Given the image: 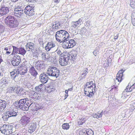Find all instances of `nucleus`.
<instances>
[{"label": "nucleus", "instance_id": "nucleus-50", "mask_svg": "<svg viewBox=\"0 0 135 135\" xmlns=\"http://www.w3.org/2000/svg\"><path fill=\"white\" fill-rule=\"evenodd\" d=\"M28 2H36L37 0H26Z\"/></svg>", "mask_w": 135, "mask_h": 135}, {"label": "nucleus", "instance_id": "nucleus-60", "mask_svg": "<svg viewBox=\"0 0 135 135\" xmlns=\"http://www.w3.org/2000/svg\"><path fill=\"white\" fill-rule=\"evenodd\" d=\"M3 110L2 109V108L0 106V112L2 111Z\"/></svg>", "mask_w": 135, "mask_h": 135}, {"label": "nucleus", "instance_id": "nucleus-42", "mask_svg": "<svg viewBox=\"0 0 135 135\" xmlns=\"http://www.w3.org/2000/svg\"><path fill=\"white\" fill-rule=\"evenodd\" d=\"M55 52L57 54L59 55H61L62 54V53L60 47L57 48V50L55 51Z\"/></svg>", "mask_w": 135, "mask_h": 135}, {"label": "nucleus", "instance_id": "nucleus-34", "mask_svg": "<svg viewBox=\"0 0 135 135\" xmlns=\"http://www.w3.org/2000/svg\"><path fill=\"white\" fill-rule=\"evenodd\" d=\"M17 70H15L14 71L10 72V74L12 77L15 78L16 76H18V74L16 72Z\"/></svg>", "mask_w": 135, "mask_h": 135}, {"label": "nucleus", "instance_id": "nucleus-39", "mask_svg": "<svg viewBox=\"0 0 135 135\" xmlns=\"http://www.w3.org/2000/svg\"><path fill=\"white\" fill-rule=\"evenodd\" d=\"M69 125L68 123H64L62 126L63 129H68L69 128Z\"/></svg>", "mask_w": 135, "mask_h": 135}, {"label": "nucleus", "instance_id": "nucleus-29", "mask_svg": "<svg viewBox=\"0 0 135 135\" xmlns=\"http://www.w3.org/2000/svg\"><path fill=\"white\" fill-rule=\"evenodd\" d=\"M9 113L7 112V113L4 114L2 117V118L5 121H7L8 118L10 117Z\"/></svg>", "mask_w": 135, "mask_h": 135}, {"label": "nucleus", "instance_id": "nucleus-18", "mask_svg": "<svg viewBox=\"0 0 135 135\" xmlns=\"http://www.w3.org/2000/svg\"><path fill=\"white\" fill-rule=\"evenodd\" d=\"M82 20L83 18L81 17L79 18L77 21L72 22L71 23V26L74 28H76L78 26L81 25Z\"/></svg>", "mask_w": 135, "mask_h": 135}, {"label": "nucleus", "instance_id": "nucleus-27", "mask_svg": "<svg viewBox=\"0 0 135 135\" xmlns=\"http://www.w3.org/2000/svg\"><path fill=\"white\" fill-rule=\"evenodd\" d=\"M69 38L67 40H66V41H63L64 43L63 44V46L64 48H70V46L69 43Z\"/></svg>", "mask_w": 135, "mask_h": 135}, {"label": "nucleus", "instance_id": "nucleus-10", "mask_svg": "<svg viewBox=\"0 0 135 135\" xmlns=\"http://www.w3.org/2000/svg\"><path fill=\"white\" fill-rule=\"evenodd\" d=\"M24 12L27 15L29 16L33 15L35 13L33 8L30 6H27L26 7Z\"/></svg>", "mask_w": 135, "mask_h": 135}, {"label": "nucleus", "instance_id": "nucleus-47", "mask_svg": "<svg viewBox=\"0 0 135 135\" xmlns=\"http://www.w3.org/2000/svg\"><path fill=\"white\" fill-rule=\"evenodd\" d=\"M103 112V111L100 112V113H97V117H98V118H100L102 116V113Z\"/></svg>", "mask_w": 135, "mask_h": 135}, {"label": "nucleus", "instance_id": "nucleus-32", "mask_svg": "<svg viewBox=\"0 0 135 135\" xmlns=\"http://www.w3.org/2000/svg\"><path fill=\"white\" fill-rule=\"evenodd\" d=\"M7 78L6 77H4L1 79V84L2 85H6L8 84L7 80Z\"/></svg>", "mask_w": 135, "mask_h": 135}, {"label": "nucleus", "instance_id": "nucleus-57", "mask_svg": "<svg viewBox=\"0 0 135 135\" xmlns=\"http://www.w3.org/2000/svg\"><path fill=\"white\" fill-rule=\"evenodd\" d=\"M54 1L55 2L57 3L59 2V1L58 0H54Z\"/></svg>", "mask_w": 135, "mask_h": 135}, {"label": "nucleus", "instance_id": "nucleus-53", "mask_svg": "<svg viewBox=\"0 0 135 135\" xmlns=\"http://www.w3.org/2000/svg\"><path fill=\"white\" fill-rule=\"evenodd\" d=\"M11 51H7L6 53V54H7V55H9L10 54L11 52Z\"/></svg>", "mask_w": 135, "mask_h": 135}, {"label": "nucleus", "instance_id": "nucleus-11", "mask_svg": "<svg viewBox=\"0 0 135 135\" xmlns=\"http://www.w3.org/2000/svg\"><path fill=\"white\" fill-rule=\"evenodd\" d=\"M30 118L25 116L22 117L20 121V124L22 126H25L30 121Z\"/></svg>", "mask_w": 135, "mask_h": 135}, {"label": "nucleus", "instance_id": "nucleus-22", "mask_svg": "<svg viewBox=\"0 0 135 135\" xmlns=\"http://www.w3.org/2000/svg\"><path fill=\"white\" fill-rule=\"evenodd\" d=\"M124 71L122 70L119 71L117 75L116 79L119 82H120L122 79V77L123 76V73Z\"/></svg>", "mask_w": 135, "mask_h": 135}, {"label": "nucleus", "instance_id": "nucleus-35", "mask_svg": "<svg viewBox=\"0 0 135 135\" xmlns=\"http://www.w3.org/2000/svg\"><path fill=\"white\" fill-rule=\"evenodd\" d=\"M131 18L132 24L135 26V13H133L132 14Z\"/></svg>", "mask_w": 135, "mask_h": 135}, {"label": "nucleus", "instance_id": "nucleus-51", "mask_svg": "<svg viewBox=\"0 0 135 135\" xmlns=\"http://www.w3.org/2000/svg\"><path fill=\"white\" fill-rule=\"evenodd\" d=\"M93 53L94 55L96 56L97 54V51H94L93 52Z\"/></svg>", "mask_w": 135, "mask_h": 135}, {"label": "nucleus", "instance_id": "nucleus-2", "mask_svg": "<svg viewBox=\"0 0 135 135\" xmlns=\"http://www.w3.org/2000/svg\"><path fill=\"white\" fill-rule=\"evenodd\" d=\"M95 88V84L93 82H87L84 87V94L87 96L92 97L94 95Z\"/></svg>", "mask_w": 135, "mask_h": 135}, {"label": "nucleus", "instance_id": "nucleus-62", "mask_svg": "<svg viewBox=\"0 0 135 135\" xmlns=\"http://www.w3.org/2000/svg\"><path fill=\"white\" fill-rule=\"evenodd\" d=\"M73 88H69V89L68 90V91H71V90H73Z\"/></svg>", "mask_w": 135, "mask_h": 135}, {"label": "nucleus", "instance_id": "nucleus-7", "mask_svg": "<svg viewBox=\"0 0 135 135\" xmlns=\"http://www.w3.org/2000/svg\"><path fill=\"white\" fill-rule=\"evenodd\" d=\"M28 68L27 65H23L21 66H18L16 71L18 75H23L27 72Z\"/></svg>", "mask_w": 135, "mask_h": 135}, {"label": "nucleus", "instance_id": "nucleus-6", "mask_svg": "<svg viewBox=\"0 0 135 135\" xmlns=\"http://www.w3.org/2000/svg\"><path fill=\"white\" fill-rule=\"evenodd\" d=\"M13 126L10 125H3L0 128L1 133L6 135H9L12 133Z\"/></svg>", "mask_w": 135, "mask_h": 135}, {"label": "nucleus", "instance_id": "nucleus-30", "mask_svg": "<svg viewBox=\"0 0 135 135\" xmlns=\"http://www.w3.org/2000/svg\"><path fill=\"white\" fill-rule=\"evenodd\" d=\"M88 69L87 68H85L83 70L81 71L82 74L81 77L82 78L85 77L88 73Z\"/></svg>", "mask_w": 135, "mask_h": 135}, {"label": "nucleus", "instance_id": "nucleus-17", "mask_svg": "<svg viewBox=\"0 0 135 135\" xmlns=\"http://www.w3.org/2000/svg\"><path fill=\"white\" fill-rule=\"evenodd\" d=\"M36 128V126L34 122L30 123L28 125V132L32 133L34 132Z\"/></svg>", "mask_w": 135, "mask_h": 135}, {"label": "nucleus", "instance_id": "nucleus-44", "mask_svg": "<svg viewBox=\"0 0 135 135\" xmlns=\"http://www.w3.org/2000/svg\"><path fill=\"white\" fill-rule=\"evenodd\" d=\"M42 88H41L40 86H37L35 88V91H38L39 93L41 92Z\"/></svg>", "mask_w": 135, "mask_h": 135}, {"label": "nucleus", "instance_id": "nucleus-43", "mask_svg": "<svg viewBox=\"0 0 135 135\" xmlns=\"http://www.w3.org/2000/svg\"><path fill=\"white\" fill-rule=\"evenodd\" d=\"M37 105H38L37 104L36 105H35V107L33 109V110L37 111L38 109H41L43 108L42 106H37Z\"/></svg>", "mask_w": 135, "mask_h": 135}, {"label": "nucleus", "instance_id": "nucleus-9", "mask_svg": "<svg viewBox=\"0 0 135 135\" xmlns=\"http://www.w3.org/2000/svg\"><path fill=\"white\" fill-rule=\"evenodd\" d=\"M28 92L27 91L24 89L22 88L17 87V91L16 93L19 96H22L23 97H26Z\"/></svg>", "mask_w": 135, "mask_h": 135}, {"label": "nucleus", "instance_id": "nucleus-54", "mask_svg": "<svg viewBox=\"0 0 135 135\" xmlns=\"http://www.w3.org/2000/svg\"><path fill=\"white\" fill-rule=\"evenodd\" d=\"M3 72L2 71L0 70V76H3Z\"/></svg>", "mask_w": 135, "mask_h": 135}, {"label": "nucleus", "instance_id": "nucleus-36", "mask_svg": "<svg viewBox=\"0 0 135 135\" xmlns=\"http://www.w3.org/2000/svg\"><path fill=\"white\" fill-rule=\"evenodd\" d=\"M12 47H13V51L12 54V55L14 53L18 54L20 47L18 48L14 46H12Z\"/></svg>", "mask_w": 135, "mask_h": 135}, {"label": "nucleus", "instance_id": "nucleus-25", "mask_svg": "<svg viewBox=\"0 0 135 135\" xmlns=\"http://www.w3.org/2000/svg\"><path fill=\"white\" fill-rule=\"evenodd\" d=\"M7 103L6 102L3 100H0V106L3 110L5 108Z\"/></svg>", "mask_w": 135, "mask_h": 135}, {"label": "nucleus", "instance_id": "nucleus-3", "mask_svg": "<svg viewBox=\"0 0 135 135\" xmlns=\"http://www.w3.org/2000/svg\"><path fill=\"white\" fill-rule=\"evenodd\" d=\"M69 36V34L67 32L62 30L57 31L55 35L56 40L60 42L66 41L68 39Z\"/></svg>", "mask_w": 135, "mask_h": 135}, {"label": "nucleus", "instance_id": "nucleus-31", "mask_svg": "<svg viewBox=\"0 0 135 135\" xmlns=\"http://www.w3.org/2000/svg\"><path fill=\"white\" fill-rule=\"evenodd\" d=\"M26 53V51L25 49L22 47H20L18 54L24 55Z\"/></svg>", "mask_w": 135, "mask_h": 135}, {"label": "nucleus", "instance_id": "nucleus-8", "mask_svg": "<svg viewBox=\"0 0 135 135\" xmlns=\"http://www.w3.org/2000/svg\"><path fill=\"white\" fill-rule=\"evenodd\" d=\"M70 57L64 56H61L60 57L59 61L61 65L63 66L66 65L70 60Z\"/></svg>", "mask_w": 135, "mask_h": 135}, {"label": "nucleus", "instance_id": "nucleus-56", "mask_svg": "<svg viewBox=\"0 0 135 135\" xmlns=\"http://www.w3.org/2000/svg\"><path fill=\"white\" fill-rule=\"evenodd\" d=\"M118 36L117 35V36L114 37V39L115 40L117 39L118 38Z\"/></svg>", "mask_w": 135, "mask_h": 135}, {"label": "nucleus", "instance_id": "nucleus-37", "mask_svg": "<svg viewBox=\"0 0 135 135\" xmlns=\"http://www.w3.org/2000/svg\"><path fill=\"white\" fill-rule=\"evenodd\" d=\"M39 93H37L36 92L31 97V98L32 99L33 98L35 99L37 98V99H38V98L39 97V95H40Z\"/></svg>", "mask_w": 135, "mask_h": 135}, {"label": "nucleus", "instance_id": "nucleus-52", "mask_svg": "<svg viewBox=\"0 0 135 135\" xmlns=\"http://www.w3.org/2000/svg\"><path fill=\"white\" fill-rule=\"evenodd\" d=\"M128 86H127L126 89H125V90L126 92H129V91H128V89H129V88H128Z\"/></svg>", "mask_w": 135, "mask_h": 135}, {"label": "nucleus", "instance_id": "nucleus-13", "mask_svg": "<svg viewBox=\"0 0 135 135\" xmlns=\"http://www.w3.org/2000/svg\"><path fill=\"white\" fill-rule=\"evenodd\" d=\"M23 11L21 10L19 7L18 6L17 8L15 9L14 14L16 17L20 18L23 13Z\"/></svg>", "mask_w": 135, "mask_h": 135}, {"label": "nucleus", "instance_id": "nucleus-45", "mask_svg": "<svg viewBox=\"0 0 135 135\" xmlns=\"http://www.w3.org/2000/svg\"><path fill=\"white\" fill-rule=\"evenodd\" d=\"M17 87H16L12 86L10 87V89L14 92H15L16 91V92L17 91Z\"/></svg>", "mask_w": 135, "mask_h": 135}, {"label": "nucleus", "instance_id": "nucleus-26", "mask_svg": "<svg viewBox=\"0 0 135 135\" xmlns=\"http://www.w3.org/2000/svg\"><path fill=\"white\" fill-rule=\"evenodd\" d=\"M8 112L9 113L8 114L10 117L16 116L17 115V111L16 110L15 111L13 110L12 111Z\"/></svg>", "mask_w": 135, "mask_h": 135}, {"label": "nucleus", "instance_id": "nucleus-1", "mask_svg": "<svg viewBox=\"0 0 135 135\" xmlns=\"http://www.w3.org/2000/svg\"><path fill=\"white\" fill-rule=\"evenodd\" d=\"M31 99L28 100L27 98L20 99L15 106L23 110H27L29 108H31L32 106L35 105V103Z\"/></svg>", "mask_w": 135, "mask_h": 135}, {"label": "nucleus", "instance_id": "nucleus-33", "mask_svg": "<svg viewBox=\"0 0 135 135\" xmlns=\"http://www.w3.org/2000/svg\"><path fill=\"white\" fill-rule=\"evenodd\" d=\"M69 43L70 46V47L72 48L75 45L76 43L74 40H69Z\"/></svg>", "mask_w": 135, "mask_h": 135}, {"label": "nucleus", "instance_id": "nucleus-16", "mask_svg": "<svg viewBox=\"0 0 135 135\" xmlns=\"http://www.w3.org/2000/svg\"><path fill=\"white\" fill-rule=\"evenodd\" d=\"M40 81L44 83H46L48 80V75L44 73L40 74Z\"/></svg>", "mask_w": 135, "mask_h": 135}, {"label": "nucleus", "instance_id": "nucleus-40", "mask_svg": "<svg viewBox=\"0 0 135 135\" xmlns=\"http://www.w3.org/2000/svg\"><path fill=\"white\" fill-rule=\"evenodd\" d=\"M86 119H85L84 118L81 119L78 121V124L79 125H82L83 123L85 122Z\"/></svg>", "mask_w": 135, "mask_h": 135}, {"label": "nucleus", "instance_id": "nucleus-38", "mask_svg": "<svg viewBox=\"0 0 135 135\" xmlns=\"http://www.w3.org/2000/svg\"><path fill=\"white\" fill-rule=\"evenodd\" d=\"M12 46L11 45H8L6 46L4 48V50L7 51H11L12 50Z\"/></svg>", "mask_w": 135, "mask_h": 135}, {"label": "nucleus", "instance_id": "nucleus-48", "mask_svg": "<svg viewBox=\"0 0 135 135\" xmlns=\"http://www.w3.org/2000/svg\"><path fill=\"white\" fill-rule=\"evenodd\" d=\"M53 86H49L48 88V90H50V89H51L50 91H53L54 90V89L53 88Z\"/></svg>", "mask_w": 135, "mask_h": 135}, {"label": "nucleus", "instance_id": "nucleus-61", "mask_svg": "<svg viewBox=\"0 0 135 135\" xmlns=\"http://www.w3.org/2000/svg\"><path fill=\"white\" fill-rule=\"evenodd\" d=\"M65 93L66 94H68V90H66L65 91Z\"/></svg>", "mask_w": 135, "mask_h": 135}, {"label": "nucleus", "instance_id": "nucleus-20", "mask_svg": "<svg viewBox=\"0 0 135 135\" xmlns=\"http://www.w3.org/2000/svg\"><path fill=\"white\" fill-rule=\"evenodd\" d=\"M55 45L54 43L51 41L48 42L45 47V49L47 51H49L51 48L55 47Z\"/></svg>", "mask_w": 135, "mask_h": 135}, {"label": "nucleus", "instance_id": "nucleus-5", "mask_svg": "<svg viewBox=\"0 0 135 135\" xmlns=\"http://www.w3.org/2000/svg\"><path fill=\"white\" fill-rule=\"evenodd\" d=\"M47 74L50 76L57 78L60 74V71L56 67L51 66L48 68Z\"/></svg>", "mask_w": 135, "mask_h": 135}, {"label": "nucleus", "instance_id": "nucleus-12", "mask_svg": "<svg viewBox=\"0 0 135 135\" xmlns=\"http://www.w3.org/2000/svg\"><path fill=\"white\" fill-rule=\"evenodd\" d=\"M4 3H2L0 8V15L3 16L9 13V8L4 5Z\"/></svg>", "mask_w": 135, "mask_h": 135}, {"label": "nucleus", "instance_id": "nucleus-63", "mask_svg": "<svg viewBox=\"0 0 135 135\" xmlns=\"http://www.w3.org/2000/svg\"><path fill=\"white\" fill-rule=\"evenodd\" d=\"M42 85H43V84H40V85H38V86H40V87H41V88H42Z\"/></svg>", "mask_w": 135, "mask_h": 135}, {"label": "nucleus", "instance_id": "nucleus-58", "mask_svg": "<svg viewBox=\"0 0 135 135\" xmlns=\"http://www.w3.org/2000/svg\"><path fill=\"white\" fill-rule=\"evenodd\" d=\"M18 0H11L12 2H15L17 1H18Z\"/></svg>", "mask_w": 135, "mask_h": 135}, {"label": "nucleus", "instance_id": "nucleus-21", "mask_svg": "<svg viewBox=\"0 0 135 135\" xmlns=\"http://www.w3.org/2000/svg\"><path fill=\"white\" fill-rule=\"evenodd\" d=\"M81 132L83 134L81 135H93L94 134L93 131L90 129H87L86 130L84 129Z\"/></svg>", "mask_w": 135, "mask_h": 135}, {"label": "nucleus", "instance_id": "nucleus-4", "mask_svg": "<svg viewBox=\"0 0 135 135\" xmlns=\"http://www.w3.org/2000/svg\"><path fill=\"white\" fill-rule=\"evenodd\" d=\"M5 22L8 27L11 28L16 27L18 24L17 20L15 19L13 17L11 16H8L6 18Z\"/></svg>", "mask_w": 135, "mask_h": 135}, {"label": "nucleus", "instance_id": "nucleus-15", "mask_svg": "<svg viewBox=\"0 0 135 135\" xmlns=\"http://www.w3.org/2000/svg\"><path fill=\"white\" fill-rule=\"evenodd\" d=\"M70 54L67 56H70V59L71 60L72 63L74 62L75 61L77 57V52L75 51H71L70 53Z\"/></svg>", "mask_w": 135, "mask_h": 135}, {"label": "nucleus", "instance_id": "nucleus-49", "mask_svg": "<svg viewBox=\"0 0 135 135\" xmlns=\"http://www.w3.org/2000/svg\"><path fill=\"white\" fill-rule=\"evenodd\" d=\"M97 114L96 113H93V117L94 118H98V117H97Z\"/></svg>", "mask_w": 135, "mask_h": 135}, {"label": "nucleus", "instance_id": "nucleus-46", "mask_svg": "<svg viewBox=\"0 0 135 135\" xmlns=\"http://www.w3.org/2000/svg\"><path fill=\"white\" fill-rule=\"evenodd\" d=\"M4 28V27L3 25H0V33H1L3 32Z\"/></svg>", "mask_w": 135, "mask_h": 135}, {"label": "nucleus", "instance_id": "nucleus-14", "mask_svg": "<svg viewBox=\"0 0 135 135\" xmlns=\"http://www.w3.org/2000/svg\"><path fill=\"white\" fill-rule=\"evenodd\" d=\"M21 62L20 57L19 56H14L12 59L11 63L13 66H17Z\"/></svg>", "mask_w": 135, "mask_h": 135}, {"label": "nucleus", "instance_id": "nucleus-59", "mask_svg": "<svg viewBox=\"0 0 135 135\" xmlns=\"http://www.w3.org/2000/svg\"><path fill=\"white\" fill-rule=\"evenodd\" d=\"M68 94H66L65 96V99H66L67 97H68Z\"/></svg>", "mask_w": 135, "mask_h": 135}, {"label": "nucleus", "instance_id": "nucleus-24", "mask_svg": "<svg viewBox=\"0 0 135 135\" xmlns=\"http://www.w3.org/2000/svg\"><path fill=\"white\" fill-rule=\"evenodd\" d=\"M30 72L31 75L36 77L37 74V71L35 70L33 66L31 67L30 69Z\"/></svg>", "mask_w": 135, "mask_h": 135}, {"label": "nucleus", "instance_id": "nucleus-41", "mask_svg": "<svg viewBox=\"0 0 135 135\" xmlns=\"http://www.w3.org/2000/svg\"><path fill=\"white\" fill-rule=\"evenodd\" d=\"M131 6L133 8H135V0H130Z\"/></svg>", "mask_w": 135, "mask_h": 135}, {"label": "nucleus", "instance_id": "nucleus-19", "mask_svg": "<svg viewBox=\"0 0 135 135\" xmlns=\"http://www.w3.org/2000/svg\"><path fill=\"white\" fill-rule=\"evenodd\" d=\"M41 56L42 59L43 61L46 60H48V61H49L50 57V54L47 52H41Z\"/></svg>", "mask_w": 135, "mask_h": 135}, {"label": "nucleus", "instance_id": "nucleus-64", "mask_svg": "<svg viewBox=\"0 0 135 135\" xmlns=\"http://www.w3.org/2000/svg\"><path fill=\"white\" fill-rule=\"evenodd\" d=\"M60 25V23H57V26H59Z\"/></svg>", "mask_w": 135, "mask_h": 135}, {"label": "nucleus", "instance_id": "nucleus-28", "mask_svg": "<svg viewBox=\"0 0 135 135\" xmlns=\"http://www.w3.org/2000/svg\"><path fill=\"white\" fill-rule=\"evenodd\" d=\"M41 62V61H38L36 62L35 64V67L37 70H40L42 68V65Z\"/></svg>", "mask_w": 135, "mask_h": 135}, {"label": "nucleus", "instance_id": "nucleus-23", "mask_svg": "<svg viewBox=\"0 0 135 135\" xmlns=\"http://www.w3.org/2000/svg\"><path fill=\"white\" fill-rule=\"evenodd\" d=\"M26 46L27 50H29V49H33L35 47V45L33 43L29 42L27 43Z\"/></svg>", "mask_w": 135, "mask_h": 135}, {"label": "nucleus", "instance_id": "nucleus-55", "mask_svg": "<svg viewBox=\"0 0 135 135\" xmlns=\"http://www.w3.org/2000/svg\"><path fill=\"white\" fill-rule=\"evenodd\" d=\"M3 61L2 59L1 58V56H0V64Z\"/></svg>", "mask_w": 135, "mask_h": 135}]
</instances>
